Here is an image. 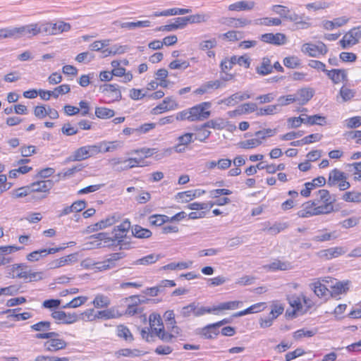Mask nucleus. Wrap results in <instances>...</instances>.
<instances>
[{
	"label": "nucleus",
	"mask_w": 361,
	"mask_h": 361,
	"mask_svg": "<svg viewBox=\"0 0 361 361\" xmlns=\"http://www.w3.org/2000/svg\"><path fill=\"white\" fill-rule=\"evenodd\" d=\"M361 38V26L352 28L346 32L340 41V44L343 49H347L359 42Z\"/></svg>",
	"instance_id": "20e7f679"
},
{
	"label": "nucleus",
	"mask_w": 361,
	"mask_h": 361,
	"mask_svg": "<svg viewBox=\"0 0 361 361\" xmlns=\"http://www.w3.org/2000/svg\"><path fill=\"white\" fill-rule=\"evenodd\" d=\"M19 267H25V263L14 264L6 268V276L9 279H16V271Z\"/></svg>",
	"instance_id": "a18cd8bd"
},
{
	"label": "nucleus",
	"mask_w": 361,
	"mask_h": 361,
	"mask_svg": "<svg viewBox=\"0 0 361 361\" xmlns=\"http://www.w3.org/2000/svg\"><path fill=\"white\" fill-rule=\"evenodd\" d=\"M256 72L260 75H267L273 72V66L269 58H262L261 64L256 68Z\"/></svg>",
	"instance_id": "4468645a"
},
{
	"label": "nucleus",
	"mask_w": 361,
	"mask_h": 361,
	"mask_svg": "<svg viewBox=\"0 0 361 361\" xmlns=\"http://www.w3.org/2000/svg\"><path fill=\"white\" fill-rule=\"evenodd\" d=\"M103 145H106V143L105 142H102L97 145H86L87 152H89V157H91L99 154V152H102Z\"/></svg>",
	"instance_id": "de8ad7c7"
},
{
	"label": "nucleus",
	"mask_w": 361,
	"mask_h": 361,
	"mask_svg": "<svg viewBox=\"0 0 361 361\" xmlns=\"http://www.w3.org/2000/svg\"><path fill=\"white\" fill-rule=\"evenodd\" d=\"M78 261V253H72L49 262L50 269H56Z\"/></svg>",
	"instance_id": "0eeeda50"
},
{
	"label": "nucleus",
	"mask_w": 361,
	"mask_h": 361,
	"mask_svg": "<svg viewBox=\"0 0 361 361\" xmlns=\"http://www.w3.org/2000/svg\"><path fill=\"white\" fill-rule=\"evenodd\" d=\"M336 202V198L334 197L332 200L330 202H324L323 204L314 207V212L312 214H315V215L320 214H329L334 211V205L333 204Z\"/></svg>",
	"instance_id": "4be33fe9"
},
{
	"label": "nucleus",
	"mask_w": 361,
	"mask_h": 361,
	"mask_svg": "<svg viewBox=\"0 0 361 361\" xmlns=\"http://www.w3.org/2000/svg\"><path fill=\"white\" fill-rule=\"evenodd\" d=\"M338 71H336L335 75H333L332 82L334 84H338L341 81H347L348 75L347 72L345 69H338Z\"/></svg>",
	"instance_id": "864d4df0"
},
{
	"label": "nucleus",
	"mask_w": 361,
	"mask_h": 361,
	"mask_svg": "<svg viewBox=\"0 0 361 361\" xmlns=\"http://www.w3.org/2000/svg\"><path fill=\"white\" fill-rule=\"evenodd\" d=\"M211 16L209 13H197L188 16L190 23H201L207 22Z\"/></svg>",
	"instance_id": "ea45409f"
},
{
	"label": "nucleus",
	"mask_w": 361,
	"mask_h": 361,
	"mask_svg": "<svg viewBox=\"0 0 361 361\" xmlns=\"http://www.w3.org/2000/svg\"><path fill=\"white\" fill-rule=\"evenodd\" d=\"M255 3L252 1H240L230 4L228 9L231 11H251L254 8Z\"/></svg>",
	"instance_id": "1a4fd4ad"
},
{
	"label": "nucleus",
	"mask_w": 361,
	"mask_h": 361,
	"mask_svg": "<svg viewBox=\"0 0 361 361\" xmlns=\"http://www.w3.org/2000/svg\"><path fill=\"white\" fill-rule=\"evenodd\" d=\"M302 116H306L305 124H308L310 126L313 125H319L324 126L326 124V117L322 116L319 114H315L313 116H307L302 114Z\"/></svg>",
	"instance_id": "bb28decb"
},
{
	"label": "nucleus",
	"mask_w": 361,
	"mask_h": 361,
	"mask_svg": "<svg viewBox=\"0 0 361 361\" xmlns=\"http://www.w3.org/2000/svg\"><path fill=\"white\" fill-rule=\"evenodd\" d=\"M340 95L343 102L350 100L355 96V92L351 89L343 86L340 90Z\"/></svg>",
	"instance_id": "4d7b16f0"
},
{
	"label": "nucleus",
	"mask_w": 361,
	"mask_h": 361,
	"mask_svg": "<svg viewBox=\"0 0 361 361\" xmlns=\"http://www.w3.org/2000/svg\"><path fill=\"white\" fill-rule=\"evenodd\" d=\"M54 183L51 180H43L31 183V190L34 192H48L53 187Z\"/></svg>",
	"instance_id": "6e6552de"
},
{
	"label": "nucleus",
	"mask_w": 361,
	"mask_h": 361,
	"mask_svg": "<svg viewBox=\"0 0 361 361\" xmlns=\"http://www.w3.org/2000/svg\"><path fill=\"white\" fill-rule=\"evenodd\" d=\"M61 300L59 299H49L42 302V307L49 310L57 309L60 307Z\"/></svg>",
	"instance_id": "13d9d810"
},
{
	"label": "nucleus",
	"mask_w": 361,
	"mask_h": 361,
	"mask_svg": "<svg viewBox=\"0 0 361 361\" xmlns=\"http://www.w3.org/2000/svg\"><path fill=\"white\" fill-rule=\"evenodd\" d=\"M127 233L117 232L114 233L112 236L114 241H117V245L120 246V249H129L130 243L124 240Z\"/></svg>",
	"instance_id": "c85d7f7f"
},
{
	"label": "nucleus",
	"mask_w": 361,
	"mask_h": 361,
	"mask_svg": "<svg viewBox=\"0 0 361 361\" xmlns=\"http://www.w3.org/2000/svg\"><path fill=\"white\" fill-rule=\"evenodd\" d=\"M283 64L289 68H296L300 66V61L297 56H288L283 59Z\"/></svg>",
	"instance_id": "09e8293b"
},
{
	"label": "nucleus",
	"mask_w": 361,
	"mask_h": 361,
	"mask_svg": "<svg viewBox=\"0 0 361 361\" xmlns=\"http://www.w3.org/2000/svg\"><path fill=\"white\" fill-rule=\"evenodd\" d=\"M314 91L312 88H302L298 91V97L296 98L299 101V104L304 105L307 104L314 96Z\"/></svg>",
	"instance_id": "ddd939ff"
},
{
	"label": "nucleus",
	"mask_w": 361,
	"mask_h": 361,
	"mask_svg": "<svg viewBox=\"0 0 361 361\" xmlns=\"http://www.w3.org/2000/svg\"><path fill=\"white\" fill-rule=\"evenodd\" d=\"M317 204L314 201H309L306 203L303 204L304 208L298 212V216L300 218H307L312 216H315V214H312L314 212V207H316Z\"/></svg>",
	"instance_id": "a211bd4d"
},
{
	"label": "nucleus",
	"mask_w": 361,
	"mask_h": 361,
	"mask_svg": "<svg viewBox=\"0 0 361 361\" xmlns=\"http://www.w3.org/2000/svg\"><path fill=\"white\" fill-rule=\"evenodd\" d=\"M149 220L151 225L156 226H160L168 221L166 216L162 214L152 215L149 216Z\"/></svg>",
	"instance_id": "c03bdc74"
},
{
	"label": "nucleus",
	"mask_w": 361,
	"mask_h": 361,
	"mask_svg": "<svg viewBox=\"0 0 361 361\" xmlns=\"http://www.w3.org/2000/svg\"><path fill=\"white\" fill-rule=\"evenodd\" d=\"M311 286L315 295H317L319 298L326 296V293L329 292L326 286L321 283L319 281L311 284Z\"/></svg>",
	"instance_id": "7c9ffc66"
},
{
	"label": "nucleus",
	"mask_w": 361,
	"mask_h": 361,
	"mask_svg": "<svg viewBox=\"0 0 361 361\" xmlns=\"http://www.w3.org/2000/svg\"><path fill=\"white\" fill-rule=\"evenodd\" d=\"M236 63L240 66H244L246 68H248L250 66V59L245 55L239 57L233 56L230 59H225L221 61L220 63L221 73H225L227 70H231L233 65H236Z\"/></svg>",
	"instance_id": "7ed1b4c3"
},
{
	"label": "nucleus",
	"mask_w": 361,
	"mask_h": 361,
	"mask_svg": "<svg viewBox=\"0 0 361 361\" xmlns=\"http://www.w3.org/2000/svg\"><path fill=\"white\" fill-rule=\"evenodd\" d=\"M133 235L137 238H149L152 233L147 228H144L139 225H135L132 228Z\"/></svg>",
	"instance_id": "b1692460"
},
{
	"label": "nucleus",
	"mask_w": 361,
	"mask_h": 361,
	"mask_svg": "<svg viewBox=\"0 0 361 361\" xmlns=\"http://www.w3.org/2000/svg\"><path fill=\"white\" fill-rule=\"evenodd\" d=\"M343 180H346L345 173L334 169L329 173L327 184L329 186H333Z\"/></svg>",
	"instance_id": "2eb2a0df"
},
{
	"label": "nucleus",
	"mask_w": 361,
	"mask_h": 361,
	"mask_svg": "<svg viewBox=\"0 0 361 361\" xmlns=\"http://www.w3.org/2000/svg\"><path fill=\"white\" fill-rule=\"evenodd\" d=\"M116 355L117 357H119V356L137 357V356L140 355V351L137 349L130 350L128 348H124V349H121V350H119L118 351H117L116 353Z\"/></svg>",
	"instance_id": "603ef678"
},
{
	"label": "nucleus",
	"mask_w": 361,
	"mask_h": 361,
	"mask_svg": "<svg viewBox=\"0 0 361 361\" xmlns=\"http://www.w3.org/2000/svg\"><path fill=\"white\" fill-rule=\"evenodd\" d=\"M31 184L27 186L21 187L13 191V196L15 198H20L26 196H28L29 197L30 195L34 192L33 190H31Z\"/></svg>",
	"instance_id": "4c0bfd02"
},
{
	"label": "nucleus",
	"mask_w": 361,
	"mask_h": 361,
	"mask_svg": "<svg viewBox=\"0 0 361 361\" xmlns=\"http://www.w3.org/2000/svg\"><path fill=\"white\" fill-rule=\"evenodd\" d=\"M249 98H250V95L247 93L236 92L228 98L224 99L221 102L227 106H234L239 101H243Z\"/></svg>",
	"instance_id": "f3484780"
},
{
	"label": "nucleus",
	"mask_w": 361,
	"mask_h": 361,
	"mask_svg": "<svg viewBox=\"0 0 361 361\" xmlns=\"http://www.w3.org/2000/svg\"><path fill=\"white\" fill-rule=\"evenodd\" d=\"M345 252L342 247H331L329 249L321 250L319 255L322 257H325L326 259H331L332 258L338 257L343 255Z\"/></svg>",
	"instance_id": "9d476101"
},
{
	"label": "nucleus",
	"mask_w": 361,
	"mask_h": 361,
	"mask_svg": "<svg viewBox=\"0 0 361 361\" xmlns=\"http://www.w3.org/2000/svg\"><path fill=\"white\" fill-rule=\"evenodd\" d=\"M217 45V41L215 38L208 40H204L199 44V48L201 50H207L214 48Z\"/></svg>",
	"instance_id": "69168bd1"
},
{
	"label": "nucleus",
	"mask_w": 361,
	"mask_h": 361,
	"mask_svg": "<svg viewBox=\"0 0 361 361\" xmlns=\"http://www.w3.org/2000/svg\"><path fill=\"white\" fill-rule=\"evenodd\" d=\"M280 111L279 105H269L264 108H261L257 112V116L271 115L276 114Z\"/></svg>",
	"instance_id": "a19ab883"
},
{
	"label": "nucleus",
	"mask_w": 361,
	"mask_h": 361,
	"mask_svg": "<svg viewBox=\"0 0 361 361\" xmlns=\"http://www.w3.org/2000/svg\"><path fill=\"white\" fill-rule=\"evenodd\" d=\"M53 35H57L63 32H68L71 30V26L69 23L63 21H59L56 23H52Z\"/></svg>",
	"instance_id": "2f4dec72"
},
{
	"label": "nucleus",
	"mask_w": 361,
	"mask_h": 361,
	"mask_svg": "<svg viewBox=\"0 0 361 361\" xmlns=\"http://www.w3.org/2000/svg\"><path fill=\"white\" fill-rule=\"evenodd\" d=\"M190 66V63L187 61L174 60L171 61L169 67L171 69H183L185 70Z\"/></svg>",
	"instance_id": "bf43d9fd"
},
{
	"label": "nucleus",
	"mask_w": 361,
	"mask_h": 361,
	"mask_svg": "<svg viewBox=\"0 0 361 361\" xmlns=\"http://www.w3.org/2000/svg\"><path fill=\"white\" fill-rule=\"evenodd\" d=\"M272 11L279 14L281 18L286 19L290 10L288 7L281 5H274L271 8Z\"/></svg>",
	"instance_id": "6e6d98bb"
},
{
	"label": "nucleus",
	"mask_w": 361,
	"mask_h": 361,
	"mask_svg": "<svg viewBox=\"0 0 361 361\" xmlns=\"http://www.w3.org/2000/svg\"><path fill=\"white\" fill-rule=\"evenodd\" d=\"M281 20L278 18H262L256 19L254 21L255 25H261L265 26H278L281 24Z\"/></svg>",
	"instance_id": "a878e982"
},
{
	"label": "nucleus",
	"mask_w": 361,
	"mask_h": 361,
	"mask_svg": "<svg viewBox=\"0 0 361 361\" xmlns=\"http://www.w3.org/2000/svg\"><path fill=\"white\" fill-rule=\"evenodd\" d=\"M360 197L359 192L350 191L343 195V200L348 202H360Z\"/></svg>",
	"instance_id": "5fc2aeb1"
},
{
	"label": "nucleus",
	"mask_w": 361,
	"mask_h": 361,
	"mask_svg": "<svg viewBox=\"0 0 361 361\" xmlns=\"http://www.w3.org/2000/svg\"><path fill=\"white\" fill-rule=\"evenodd\" d=\"M260 39L264 42L276 46L285 44L287 42L286 36L281 32L263 34L260 36Z\"/></svg>",
	"instance_id": "39448f33"
},
{
	"label": "nucleus",
	"mask_w": 361,
	"mask_h": 361,
	"mask_svg": "<svg viewBox=\"0 0 361 361\" xmlns=\"http://www.w3.org/2000/svg\"><path fill=\"white\" fill-rule=\"evenodd\" d=\"M120 219V215L118 214H114L107 216L106 219L101 220L99 222V227L102 229L106 228L108 226H110L114 224Z\"/></svg>",
	"instance_id": "72a5a7b5"
},
{
	"label": "nucleus",
	"mask_w": 361,
	"mask_h": 361,
	"mask_svg": "<svg viewBox=\"0 0 361 361\" xmlns=\"http://www.w3.org/2000/svg\"><path fill=\"white\" fill-rule=\"evenodd\" d=\"M304 51L307 53L312 57H318L320 54L324 55L327 53L328 49L323 42H319V44H305Z\"/></svg>",
	"instance_id": "423d86ee"
},
{
	"label": "nucleus",
	"mask_w": 361,
	"mask_h": 361,
	"mask_svg": "<svg viewBox=\"0 0 361 361\" xmlns=\"http://www.w3.org/2000/svg\"><path fill=\"white\" fill-rule=\"evenodd\" d=\"M338 237L336 232L334 231L331 233H326L322 235H318L314 237L313 240L318 242H323L330 240L331 239H336Z\"/></svg>",
	"instance_id": "0e129e2a"
},
{
	"label": "nucleus",
	"mask_w": 361,
	"mask_h": 361,
	"mask_svg": "<svg viewBox=\"0 0 361 361\" xmlns=\"http://www.w3.org/2000/svg\"><path fill=\"white\" fill-rule=\"evenodd\" d=\"M276 133L275 129H264L262 130H259L255 133V135L257 137V139L264 140L267 137L274 136Z\"/></svg>",
	"instance_id": "e2e57ef3"
},
{
	"label": "nucleus",
	"mask_w": 361,
	"mask_h": 361,
	"mask_svg": "<svg viewBox=\"0 0 361 361\" xmlns=\"http://www.w3.org/2000/svg\"><path fill=\"white\" fill-rule=\"evenodd\" d=\"M30 328L35 331H47L51 329V323L48 321H41L32 325Z\"/></svg>",
	"instance_id": "8fccbe9b"
},
{
	"label": "nucleus",
	"mask_w": 361,
	"mask_h": 361,
	"mask_svg": "<svg viewBox=\"0 0 361 361\" xmlns=\"http://www.w3.org/2000/svg\"><path fill=\"white\" fill-rule=\"evenodd\" d=\"M262 144V141L257 138L246 140L238 143L240 147L243 149H252Z\"/></svg>",
	"instance_id": "37998d69"
},
{
	"label": "nucleus",
	"mask_w": 361,
	"mask_h": 361,
	"mask_svg": "<svg viewBox=\"0 0 361 361\" xmlns=\"http://www.w3.org/2000/svg\"><path fill=\"white\" fill-rule=\"evenodd\" d=\"M288 300L290 305L294 308L293 314H295L296 311H299L302 309V306L301 304L300 298L295 295H292L288 297Z\"/></svg>",
	"instance_id": "79ce46f5"
},
{
	"label": "nucleus",
	"mask_w": 361,
	"mask_h": 361,
	"mask_svg": "<svg viewBox=\"0 0 361 361\" xmlns=\"http://www.w3.org/2000/svg\"><path fill=\"white\" fill-rule=\"evenodd\" d=\"M39 33L37 30V24H31L18 27V37L25 36L26 35H36Z\"/></svg>",
	"instance_id": "393cba45"
},
{
	"label": "nucleus",
	"mask_w": 361,
	"mask_h": 361,
	"mask_svg": "<svg viewBox=\"0 0 361 361\" xmlns=\"http://www.w3.org/2000/svg\"><path fill=\"white\" fill-rule=\"evenodd\" d=\"M114 25H118L122 28H128L129 30H133L137 27H147L150 26V21L149 20H143V21H137V22H126L121 23L119 21H115L114 23Z\"/></svg>",
	"instance_id": "dca6fc26"
},
{
	"label": "nucleus",
	"mask_w": 361,
	"mask_h": 361,
	"mask_svg": "<svg viewBox=\"0 0 361 361\" xmlns=\"http://www.w3.org/2000/svg\"><path fill=\"white\" fill-rule=\"evenodd\" d=\"M99 90L102 93H112L115 100L121 99L122 95L118 90V85L116 84H104L101 85Z\"/></svg>",
	"instance_id": "f8f14e48"
},
{
	"label": "nucleus",
	"mask_w": 361,
	"mask_h": 361,
	"mask_svg": "<svg viewBox=\"0 0 361 361\" xmlns=\"http://www.w3.org/2000/svg\"><path fill=\"white\" fill-rule=\"evenodd\" d=\"M269 269L272 271L281 270L285 271L289 269L291 266L289 262H282L281 260H275L268 265Z\"/></svg>",
	"instance_id": "473e14b6"
},
{
	"label": "nucleus",
	"mask_w": 361,
	"mask_h": 361,
	"mask_svg": "<svg viewBox=\"0 0 361 361\" xmlns=\"http://www.w3.org/2000/svg\"><path fill=\"white\" fill-rule=\"evenodd\" d=\"M115 111L106 107H96L95 116L102 119H106L114 116Z\"/></svg>",
	"instance_id": "cd10ccee"
},
{
	"label": "nucleus",
	"mask_w": 361,
	"mask_h": 361,
	"mask_svg": "<svg viewBox=\"0 0 361 361\" xmlns=\"http://www.w3.org/2000/svg\"><path fill=\"white\" fill-rule=\"evenodd\" d=\"M349 283L348 281L336 282L333 286L334 293L338 295L346 293L349 289Z\"/></svg>",
	"instance_id": "49530a36"
},
{
	"label": "nucleus",
	"mask_w": 361,
	"mask_h": 361,
	"mask_svg": "<svg viewBox=\"0 0 361 361\" xmlns=\"http://www.w3.org/2000/svg\"><path fill=\"white\" fill-rule=\"evenodd\" d=\"M265 307L264 302H259L256 303L255 305H251L248 308L233 314V317H243L244 315L248 314H252V313H257L261 312Z\"/></svg>",
	"instance_id": "aec40b11"
},
{
	"label": "nucleus",
	"mask_w": 361,
	"mask_h": 361,
	"mask_svg": "<svg viewBox=\"0 0 361 361\" xmlns=\"http://www.w3.org/2000/svg\"><path fill=\"white\" fill-rule=\"evenodd\" d=\"M160 259L159 255L150 254L140 259L134 261L133 265H144L147 266L157 262Z\"/></svg>",
	"instance_id": "5701e85b"
},
{
	"label": "nucleus",
	"mask_w": 361,
	"mask_h": 361,
	"mask_svg": "<svg viewBox=\"0 0 361 361\" xmlns=\"http://www.w3.org/2000/svg\"><path fill=\"white\" fill-rule=\"evenodd\" d=\"M210 102H202L189 110V121H204L208 118L211 115V111L208 109L211 107Z\"/></svg>",
	"instance_id": "f257e3e1"
},
{
	"label": "nucleus",
	"mask_w": 361,
	"mask_h": 361,
	"mask_svg": "<svg viewBox=\"0 0 361 361\" xmlns=\"http://www.w3.org/2000/svg\"><path fill=\"white\" fill-rule=\"evenodd\" d=\"M195 192V191L192 190L178 192L176 195V197L180 199L182 202H188L193 198L196 197Z\"/></svg>",
	"instance_id": "052dcab7"
},
{
	"label": "nucleus",
	"mask_w": 361,
	"mask_h": 361,
	"mask_svg": "<svg viewBox=\"0 0 361 361\" xmlns=\"http://www.w3.org/2000/svg\"><path fill=\"white\" fill-rule=\"evenodd\" d=\"M46 350L48 351H57L66 348L67 343L63 339L51 338L45 343Z\"/></svg>",
	"instance_id": "9b49d317"
},
{
	"label": "nucleus",
	"mask_w": 361,
	"mask_h": 361,
	"mask_svg": "<svg viewBox=\"0 0 361 361\" xmlns=\"http://www.w3.org/2000/svg\"><path fill=\"white\" fill-rule=\"evenodd\" d=\"M219 334V329H216L214 326H212V324L207 325L200 331V334L208 339L213 338L212 334L217 336Z\"/></svg>",
	"instance_id": "58836bf2"
},
{
	"label": "nucleus",
	"mask_w": 361,
	"mask_h": 361,
	"mask_svg": "<svg viewBox=\"0 0 361 361\" xmlns=\"http://www.w3.org/2000/svg\"><path fill=\"white\" fill-rule=\"evenodd\" d=\"M125 257L126 254L124 252L111 253L104 261L94 263V268L99 271L114 269L116 267L117 262Z\"/></svg>",
	"instance_id": "f03ea898"
},
{
	"label": "nucleus",
	"mask_w": 361,
	"mask_h": 361,
	"mask_svg": "<svg viewBox=\"0 0 361 361\" xmlns=\"http://www.w3.org/2000/svg\"><path fill=\"white\" fill-rule=\"evenodd\" d=\"M153 332L161 340H162L163 341H165V342H171L172 341L173 338L175 337L173 334H169L168 332H166L164 331V329L163 326L161 328H159V329L154 328Z\"/></svg>",
	"instance_id": "e433bc0d"
},
{
	"label": "nucleus",
	"mask_w": 361,
	"mask_h": 361,
	"mask_svg": "<svg viewBox=\"0 0 361 361\" xmlns=\"http://www.w3.org/2000/svg\"><path fill=\"white\" fill-rule=\"evenodd\" d=\"M70 91V85L63 84L56 87L54 90V91H51L52 97H54V98H57L59 94H66L68 93Z\"/></svg>",
	"instance_id": "338daca9"
},
{
	"label": "nucleus",
	"mask_w": 361,
	"mask_h": 361,
	"mask_svg": "<svg viewBox=\"0 0 361 361\" xmlns=\"http://www.w3.org/2000/svg\"><path fill=\"white\" fill-rule=\"evenodd\" d=\"M361 126V116H354L346 120V126L348 128H355Z\"/></svg>",
	"instance_id": "774afa93"
},
{
	"label": "nucleus",
	"mask_w": 361,
	"mask_h": 361,
	"mask_svg": "<svg viewBox=\"0 0 361 361\" xmlns=\"http://www.w3.org/2000/svg\"><path fill=\"white\" fill-rule=\"evenodd\" d=\"M141 162L140 159H137L136 158H129L128 159L124 160V166L123 168L117 169L118 171H125L129 169H131L135 166L140 165Z\"/></svg>",
	"instance_id": "680f3d73"
},
{
	"label": "nucleus",
	"mask_w": 361,
	"mask_h": 361,
	"mask_svg": "<svg viewBox=\"0 0 361 361\" xmlns=\"http://www.w3.org/2000/svg\"><path fill=\"white\" fill-rule=\"evenodd\" d=\"M117 335L120 338H124L126 341H133V336L129 329L124 325H118L117 326Z\"/></svg>",
	"instance_id": "c9c22d12"
},
{
	"label": "nucleus",
	"mask_w": 361,
	"mask_h": 361,
	"mask_svg": "<svg viewBox=\"0 0 361 361\" xmlns=\"http://www.w3.org/2000/svg\"><path fill=\"white\" fill-rule=\"evenodd\" d=\"M93 305L97 308L106 307L110 305V300L107 296L97 295L93 300Z\"/></svg>",
	"instance_id": "f704fd0d"
},
{
	"label": "nucleus",
	"mask_w": 361,
	"mask_h": 361,
	"mask_svg": "<svg viewBox=\"0 0 361 361\" xmlns=\"http://www.w3.org/2000/svg\"><path fill=\"white\" fill-rule=\"evenodd\" d=\"M88 152L86 146L77 149L73 154L68 158V161H79L88 159Z\"/></svg>",
	"instance_id": "412c9836"
},
{
	"label": "nucleus",
	"mask_w": 361,
	"mask_h": 361,
	"mask_svg": "<svg viewBox=\"0 0 361 361\" xmlns=\"http://www.w3.org/2000/svg\"><path fill=\"white\" fill-rule=\"evenodd\" d=\"M243 304L242 301H228L222 302L218 306H214L215 311L217 310H235L238 308Z\"/></svg>",
	"instance_id": "c756f323"
},
{
	"label": "nucleus",
	"mask_w": 361,
	"mask_h": 361,
	"mask_svg": "<svg viewBox=\"0 0 361 361\" xmlns=\"http://www.w3.org/2000/svg\"><path fill=\"white\" fill-rule=\"evenodd\" d=\"M316 333H317L316 329L306 330L305 329H299V330L296 331L295 332H294L293 337L295 339L298 340L302 337H312V336H314L316 334Z\"/></svg>",
	"instance_id": "3c124183"
},
{
	"label": "nucleus",
	"mask_w": 361,
	"mask_h": 361,
	"mask_svg": "<svg viewBox=\"0 0 361 361\" xmlns=\"http://www.w3.org/2000/svg\"><path fill=\"white\" fill-rule=\"evenodd\" d=\"M122 315L123 314L119 313L117 309L112 307L110 309L98 311L94 317L99 319H109L112 318H118Z\"/></svg>",
	"instance_id": "6ab92c4d"
}]
</instances>
